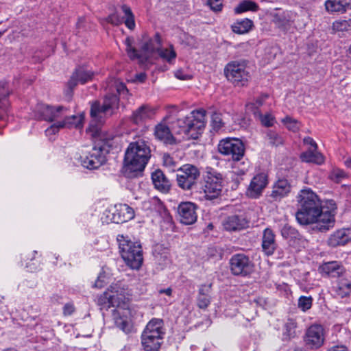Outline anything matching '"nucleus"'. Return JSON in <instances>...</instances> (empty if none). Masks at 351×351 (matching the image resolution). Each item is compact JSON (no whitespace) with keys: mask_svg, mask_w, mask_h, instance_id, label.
I'll return each mask as SVG.
<instances>
[{"mask_svg":"<svg viewBox=\"0 0 351 351\" xmlns=\"http://www.w3.org/2000/svg\"><path fill=\"white\" fill-rule=\"evenodd\" d=\"M125 43L126 45L125 51L130 59L132 60H138L141 64L148 61L152 56L162 47V40L159 33H156L152 38H148L146 36H143L141 45V52H138L132 46V38L128 37Z\"/></svg>","mask_w":351,"mask_h":351,"instance_id":"nucleus-2","label":"nucleus"},{"mask_svg":"<svg viewBox=\"0 0 351 351\" xmlns=\"http://www.w3.org/2000/svg\"><path fill=\"white\" fill-rule=\"evenodd\" d=\"M152 182L156 189L167 193L169 191L171 183L163 172L160 170H156L152 173Z\"/></svg>","mask_w":351,"mask_h":351,"instance_id":"nucleus-29","label":"nucleus"},{"mask_svg":"<svg viewBox=\"0 0 351 351\" xmlns=\"http://www.w3.org/2000/svg\"><path fill=\"white\" fill-rule=\"evenodd\" d=\"M337 205L333 200H321L308 189V231L327 232L335 226Z\"/></svg>","mask_w":351,"mask_h":351,"instance_id":"nucleus-1","label":"nucleus"},{"mask_svg":"<svg viewBox=\"0 0 351 351\" xmlns=\"http://www.w3.org/2000/svg\"><path fill=\"white\" fill-rule=\"evenodd\" d=\"M197 206L191 202H181L178 207L180 221L185 225L194 223L197 219Z\"/></svg>","mask_w":351,"mask_h":351,"instance_id":"nucleus-14","label":"nucleus"},{"mask_svg":"<svg viewBox=\"0 0 351 351\" xmlns=\"http://www.w3.org/2000/svg\"><path fill=\"white\" fill-rule=\"evenodd\" d=\"M107 21L111 24L119 25L121 23V20L119 19L118 15L116 14H112L110 16H108L107 19Z\"/></svg>","mask_w":351,"mask_h":351,"instance_id":"nucleus-60","label":"nucleus"},{"mask_svg":"<svg viewBox=\"0 0 351 351\" xmlns=\"http://www.w3.org/2000/svg\"><path fill=\"white\" fill-rule=\"evenodd\" d=\"M119 104V99L116 94L108 93L104 98L102 105L99 101H95L91 105L90 116L95 121L101 119L100 115L101 113H108L110 112L112 115L114 110L118 109Z\"/></svg>","mask_w":351,"mask_h":351,"instance_id":"nucleus-10","label":"nucleus"},{"mask_svg":"<svg viewBox=\"0 0 351 351\" xmlns=\"http://www.w3.org/2000/svg\"><path fill=\"white\" fill-rule=\"evenodd\" d=\"M325 8L330 13H344L351 9V0H326Z\"/></svg>","mask_w":351,"mask_h":351,"instance_id":"nucleus-30","label":"nucleus"},{"mask_svg":"<svg viewBox=\"0 0 351 351\" xmlns=\"http://www.w3.org/2000/svg\"><path fill=\"white\" fill-rule=\"evenodd\" d=\"M247 221L243 217L232 215L228 217L223 222L224 228L228 231H237L247 226Z\"/></svg>","mask_w":351,"mask_h":351,"instance_id":"nucleus-28","label":"nucleus"},{"mask_svg":"<svg viewBox=\"0 0 351 351\" xmlns=\"http://www.w3.org/2000/svg\"><path fill=\"white\" fill-rule=\"evenodd\" d=\"M112 317L117 327L125 333H129L131 331L132 324L126 317L121 316V313L117 310H113Z\"/></svg>","mask_w":351,"mask_h":351,"instance_id":"nucleus-35","label":"nucleus"},{"mask_svg":"<svg viewBox=\"0 0 351 351\" xmlns=\"http://www.w3.org/2000/svg\"><path fill=\"white\" fill-rule=\"evenodd\" d=\"M224 74L229 82L237 86H246L251 77L245 60L228 62L224 68Z\"/></svg>","mask_w":351,"mask_h":351,"instance_id":"nucleus-6","label":"nucleus"},{"mask_svg":"<svg viewBox=\"0 0 351 351\" xmlns=\"http://www.w3.org/2000/svg\"><path fill=\"white\" fill-rule=\"evenodd\" d=\"M253 22L248 19H244L236 21L232 25V29L234 33L243 34L247 33L252 27Z\"/></svg>","mask_w":351,"mask_h":351,"instance_id":"nucleus-36","label":"nucleus"},{"mask_svg":"<svg viewBox=\"0 0 351 351\" xmlns=\"http://www.w3.org/2000/svg\"><path fill=\"white\" fill-rule=\"evenodd\" d=\"M163 164L165 167L172 170L178 167L177 161L172 157L171 155L163 156Z\"/></svg>","mask_w":351,"mask_h":351,"instance_id":"nucleus-50","label":"nucleus"},{"mask_svg":"<svg viewBox=\"0 0 351 351\" xmlns=\"http://www.w3.org/2000/svg\"><path fill=\"white\" fill-rule=\"evenodd\" d=\"M77 160L88 169L99 168L106 161V155H80Z\"/></svg>","mask_w":351,"mask_h":351,"instance_id":"nucleus-25","label":"nucleus"},{"mask_svg":"<svg viewBox=\"0 0 351 351\" xmlns=\"http://www.w3.org/2000/svg\"><path fill=\"white\" fill-rule=\"evenodd\" d=\"M211 125L215 130H219L223 125L221 115L219 113H213L211 118Z\"/></svg>","mask_w":351,"mask_h":351,"instance_id":"nucleus-48","label":"nucleus"},{"mask_svg":"<svg viewBox=\"0 0 351 351\" xmlns=\"http://www.w3.org/2000/svg\"><path fill=\"white\" fill-rule=\"evenodd\" d=\"M123 12L125 14V25L130 29H134L135 27L134 16L130 8L126 5L121 6Z\"/></svg>","mask_w":351,"mask_h":351,"instance_id":"nucleus-41","label":"nucleus"},{"mask_svg":"<svg viewBox=\"0 0 351 351\" xmlns=\"http://www.w3.org/2000/svg\"><path fill=\"white\" fill-rule=\"evenodd\" d=\"M179 173L177 174V183L180 188L184 191H190L196 185L199 178V169L189 164L178 168Z\"/></svg>","mask_w":351,"mask_h":351,"instance_id":"nucleus-8","label":"nucleus"},{"mask_svg":"<svg viewBox=\"0 0 351 351\" xmlns=\"http://www.w3.org/2000/svg\"><path fill=\"white\" fill-rule=\"evenodd\" d=\"M266 138L269 143L273 146H279L283 144L282 136L274 130H268L266 133Z\"/></svg>","mask_w":351,"mask_h":351,"instance_id":"nucleus-43","label":"nucleus"},{"mask_svg":"<svg viewBox=\"0 0 351 351\" xmlns=\"http://www.w3.org/2000/svg\"><path fill=\"white\" fill-rule=\"evenodd\" d=\"M291 186L287 180H279L273 188L271 197L275 199H280L290 192Z\"/></svg>","mask_w":351,"mask_h":351,"instance_id":"nucleus-33","label":"nucleus"},{"mask_svg":"<svg viewBox=\"0 0 351 351\" xmlns=\"http://www.w3.org/2000/svg\"><path fill=\"white\" fill-rule=\"evenodd\" d=\"M107 283L106 277L104 273H101L96 280L93 287L96 288H101Z\"/></svg>","mask_w":351,"mask_h":351,"instance_id":"nucleus-57","label":"nucleus"},{"mask_svg":"<svg viewBox=\"0 0 351 351\" xmlns=\"http://www.w3.org/2000/svg\"><path fill=\"white\" fill-rule=\"evenodd\" d=\"M222 176L217 172L208 171L204 176L202 189L207 199H213L221 194L222 190Z\"/></svg>","mask_w":351,"mask_h":351,"instance_id":"nucleus-9","label":"nucleus"},{"mask_svg":"<svg viewBox=\"0 0 351 351\" xmlns=\"http://www.w3.org/2000/svg\"><path fill=\"white\" fill-rule=\"evenodd\" d=\"M307 298L301 296L298 300V307L300 308L304 312L306 310Z\"/></svg>","mask_w":351,"mask_h":351,"instance_id":"nucleus-62","label":"nucleus"},{"mask_svg":"<svg viewBox=\"0 0 351 351\" xmlns=\"http://www.w3.org/2000/svg\"><path fill=\"white\" fill-rule=\"evenodd\" d=\"M163 321L153 318L146 325L141 335V343L145 351H158L164 335Z\"/></svg>","mask_w":351,"mask_h":351,"instance_id":"nucleus-5","label":"nucleus"},{"mask_svg":"<svg viewBox=\"0 0 351 351\" xmlns=\"http://www.w3.org/2000/svg\"><path fill=\"white\" fill-rule=\"evenodd\" d=\"M228 165L235 174L243 175L250 167V162L244 155H232V160L228 161Z\"/></svg>","mask_w":351,"mask_h":351,"instance_id":"nucleus-26","label":"nucleus"},{"mask_svg":"<svg viewBox=\"0 0 351 351\" xmlns=\"http://www.w3.org/2000/svg\"><path fill=\"white\" fill-rule=\"evenodd\" d=\"M66 108L62 106H51L44 104H38L34 110V117L36 119L49 122L64 117Z\"/></svg>","mask_w":351,"mask_h":351,"instance_id":"nucleus-11","label":"nucleus"},{"mask_svg":"<svg viewBox=\"0 0 351 351\" xmlns=\"http://www.w3.org/2000/svg\"><path fill=\"white\" fill-rule=\"evenodd\" d=\"M325 161L324 155H308V163L313 162L316 165H321Z\"/></svg>","mask_w":351,"mask_h":351,"instance_id":"nucleus-55","label":"nucleus"},{"mask_svg":"<svg viewBox=\"0 0 351 351\" xmlns=\"http://www.w3.org/2000/svg\"><path fill=\"white\" fill-rule=\"evenodd\" d=\"M273 21L276 25L281 27L286 24L287 19L284 15L278 13L274 15Z\"/></svg>","mask_w":351,"mask_h":351,"instance_id":"nucleus-53","label":"nucleus"},{"mask_svg":"<svg viewBox=\"0 0 351 351\" xmlns=\"http://www.w3.org/2000/svg\"><path fill=\"white\" fill-rule=\"evenodd\" d=\"M94 73L89 70L86 66L77 67L68 82V88L70 93L77 85L78 83L84 84L93 79Z\"/></svg>","mask_w":351,"mask_h":351,"instance_id":"nucleus-15","label":"nucleus"},{"mask_svg":"<svg viewBox=\"0 0 351 351\" xmlns=\"http://www.w3.org/2000/svg\"><path fill=\"white\" fill-rule=\"evenodd\" d=\"M230 270L234 275L246 276L250 274L254 265L249 257L244 254L233 255L230 260Z\"/></svg>","mask_w":351,"mask_h":351,"instance_id":"nucleus-13","label":"nucleus"},{"mask_svg":"<svg viewBox=\"0 0 351 351\" xmlns=\"http://www.w3.org/2000/svg\"><path fill=\"white\" fill-rule=\"evenodd\" d=\"M156 53L160 58L170 64L172 63L176 58V52L172 45H171L169 48H162V47H160V49L158 50Z\"/></svg>","mask_w":351,"mask_h":351,"instance_id":"nucleus-40","label":"nucleus"},{"mask_svg":"<svg viewBox=\"0 0 351 351\" xmlns=\"http://www.w3.org/2000/svg\"><path fill=\"white\" fill-rule=\"evenodd\" d=\"M108 290V291H110V294L112 297L113 307L119 306L121 303H123L128 295L126 289L120 282L111 285Z\"/></svg>","mask_w":351,"mask_h":351,"instance_id":"nucleus-27","label":"nucleus"},{"mask_svg":"<svg viewBox=\"0 0 351 351\" xmlns=\"http://www.w3.org/2000/svg\"><path fill=\"white\" fill-rule=\"evenodd\" d=\"M154 134L156 138L165 144L173 145L176 143V139L172 136L169 127L164 124H158L156 126Z\"/></svg>","mask_w":351,"mask_h":351,"instance_id":"nucleus-32","label":"nucleus"},{"mask_svg":"<svg viewBox=\"0 0 351 351\" xmlns=\"http://www.w3.org/2000/svg\"><path fill=\"white\" fill-rule=\"evenodd\" d=\"M267 97V95H263L257 97L254 103L251 104L252 108H254L253 111L258 110V108L263 104Z\"/></svg>","mask_w":351,"mask_h":351,"instance_id":"nucleus-56","label":"nucleus"},{"mask_svg":"<svg viewBox=\"0 0 351 351\" xmlns=\"http://www.w3.org/2000/svg\"><path fill=\"white\" fill-rule=\"evenodd\" d=\"M104 215L106 216V222L123 223L134 217L133 209L127 204L115 205L113 208L106 210Z\"/></svg>","mask_w":351,"mask_h":351,"instance_id":"nucleus-12","label":"nucleus"},{"mask_svg":"<svg viewBox=\"0 0 351 351\" xmlns=\"http://www.w3.org/2000/svg\"><path fill=\"white\" fill-rule=\"evenodd\" d=\"M318 271L323 276L338 278L344 274L345 268L340 262L329 261L319 265Z\"/></svg>","mask_w":351,"mask_h":351,"instance_id":"nucleus-20","label":"nucleus"},{"mask_svg":"<svg viewBox=\"0 0 351 351\" xmlns=\"http://www.w3.org/2000/svg\"><path fill=\"white\" fill-rule=\"evenodd\" d=\"M317 145L315 141L308 137V154H316Z\"/></svg>","mask_w":351,"mask_h":351,"instance_id":"nucleus-61","label":"nucleus"},{"mask_svg":"<svg viewBox=\"0 0 351 351\" xmlns=\"http://www.w3.org/2000/svg\"><path fill=\"white\" fill-rule=\"evenodd\" d=\"M281 234L284 238L288 239L295 236V230L291 226L286 225L282 228Z\"/></svg>","mask_w":351,"mask_h":351,"instance_id":"nucleus-52","label":"nucleus"},{"mask_svg":"<svg viewBox=\"0 0 351 351\" xmlns=\"http://www.w3.org/2000/svg\"><path fill=\"white\" fill-rule=\"evenodd\" d=\"M152 150L147 143L144 140L139 139L136 141L130 143L125 154H138L139 152H143V154H150Z\"/></svg>","mask_w":351,"mask_h":351,"instance_id":"nucleus-34","label":"nucleus"},{"mask_svg":"<svg viewBox=\"0 0 351 351\" xmlns=\"http://www.w3.org/2000/svg\"><path fill=\"white\" fill-rule=\"evenodd\" d=\"M351 28V19L337 20L332 23V29L335 32H347Z\"/></svg>","mask_w":351,"mask_h":351,"instance_id":"nucleus-42","label":"nucleus"},{"mask_svg":"<svg viewBox=\"0 0 351 351\" xmlns=\"http://www.w3.org/2000/svg\"><path fill=\"white\" fill-rule=\"evenodd\" d=\"M71 117H79L80 118V121H77L76 119H70L69 120V122H71L69 125H65V127H67V128H71V127H75V128H80L82 127V122H83V120H84V116L83 114H80V115H72Z\"/></svg>","mask_w":351,"mask_h":351,"instance_id":"nucleus-54","label":"nucleus"},{"mask_svg":"<svg viewBox=\"0 0 351 351\" xmlns=\"http://www.w3.org/2000/svg\"><path fill=\"white\" fill-rule=\"evenodd\" d=\"M119 252L128 266L132 269H138L143 263V251L138 242L132 241L128 237L117 236Z\"/></svg>","mask_w":351,"mask_h":351,"instance_id":"nucleus-4","label":"nucleus"},{"mask_svg":"<svg viewBox=\"0 0 351 351\" xmlns=\"http://www.w3.org/2000/svg\"><path fill=\"white\" fill-rule=\"evenodd\" d=\"M254 115L260 121L262 125L265 127H271L276 123V119L271 114L266 113L265 114H263L258 110H256L254 111Z\"/></svg>","mask_w":351,"mask_h":351,"instance_id":"nucleus-39","label":"nucleus"},{"mask_svg":"<svg viewBox=\"0 0 351 351\" xmlns=\"http://www.w3.org/2000/svg\"><path fill=\"white\" fill-rule=\"evenodd\" d=\"M117 93L122 97V98L128 99L129 90L125 84L119 81H114L113 84Z\"/></svg>","mask_w":351,"mask_h":351,"instance_id":"nucleus-47","label":"nucleus"},{"mask_svg":"<svg viewBox=\"0 0 351 351\" xmlns=\"http://www.w3.org/2000/svg\"><path fill=\"white\" fill-rule=\"evenodd\" d=\"M212 285H202L200 286L197 296V305L201 309H206L210 304Z\"/></svg>","mask_w":351,"mask_h":351,"instance_id":"nucleus-31","label":"nucleus"},{"mask_svg":"<svg viewBox=\"0 0 351 351\" xmlns=\"http://www.w3.org/2000/svg\"><path fill=\"white\" fill-rule=\"evenodd\" d=\"M11 94V90L8 84L6 82H0V119H4L8 116L10 112L9 95Z\"/></svg>","mask_w":351,"mask_h":351,"instance_id":"nucleus-23","label":"nucleus"},{"mask_svg":"<svg viewBox=\"0 0 351 351\" xmlns=\"http://www.w3.org/2000/svg\"><path fill=\"white\" fill-rule=\"evenodd\" d=\"M298 210L295 217L302 226H307V190L302 189L297 196Z\"/></svg>","mask_w":351,"mask_h":351,"instance_id":"nucleus-21","label":"nucleus"},{"mask_svg":"<svg viewBox=\"0 0 351 351\" xmlns=\"http://www.w3.org/2000/svg\"><path fill=\"white\" fill-rule=\"evenodd\" d=\"M95 151H98L101 154H109L110 149L108 143L104 141L99 140L93 148Z\"/></svg>","mask_w":351,"mask_h":351,"instance_id":"nucleus-49","label":"nucleus"},{"mask_svg":"<svg viewBox=\"0 0 351 351\" xmlns=\"http://www.w3.org/2000/svg\"><path fill=\"white\" fill-rule=\"evenodd\" d=\"M208 4L214 11H220L221 10L222 3L221 0H208Z\"/></svg>","mask_w":351,"mask_h":351,"instance_id":"nucleus-58","label":"nucleus"},{"mask_svg":"<svg viewBox=\"0 0 351 351\" xmlns=\"http://www.w3.org/2000/svg\"><path fill=\"white\" fill-rule=\"evenodd\" d=\"M258 4L251 0H245L239 3V4L234 8L236 13H242L247 11L256 12L258 10Z\"/></svg>","mask_w":351,"mask_h":351,"instance_id":"nucleus-38","label":"nucleus"},{"mask_svg":"<svg viewBox=\"0 0 351 351\" xmlns=\"http://www.w3.org/2000/svg\"><path fill=\"white\" fill-rule=\"evenodd\" d=\"M281 121L289 130L293 132H298L301 126L300 122L289 116L285 117Z\"/></svg>","mask_w":351,"mask_h":351,"instance_id":"nucleus-44","label":"nucleus"},{"mask_svg":"<svg viewBox=\"0 0 351 351\" xmlns=\"http://www.w3.org/2000/svg\"><path fill=\"white\" fill-rule=\"evenodd\" d=\"M347 173L343 169L337 167H334L329 174V178L337 183L341 182L343 180L347 178Z\"/></svg>","mask_w":351,"mask_h":351,"instance_id":"nucleus-45","label":"nucleus"},{"mask_svg":"<svg viewBox=\"0 0 351 351\" xmlns=\"http://www.w3.org/2000/svg\"><path fill=\"white\" fill-rule=\"evenodd\" d=\"M75 308L72 303H66L63 307V314L66 316L72 315Z\"/></svg>","mask_w":351,"mask_h":351,"instance_id":"nucleus-59","label":"nucleus"},{"mask_svg":"<svg viewBox=\"0 0 351 351\" xmlns=\"http://www.w3.org/2000/svg\"><path fill=\"white\" fill-rule=\"evenodd\" d=\"M276 236L274 231L267 228L263 230L261 247L263 252L267 256H271L276 249Z\"/></svg>","mask_w":351,"mask_h":351,"instance_id":"nucleus-24","label":"nucleus"},{"mask_svg":"<svg viewBox=\"0 0 351 351\" xmlns=\"http://www.w3.org/2000/svg\"><path fill=\"white\" fill-rule=\"evenodd\" d=\"M267 184V176L261 173L255 176L247 189L246 194L252 198L258 197Z\"/></svg>","mask_w":351,"mask_h":351,"instance_id":"nucleus-18","label":"nucleus"},{"mask_svg":"<svg viewBox=\"0 0 351 351\" xmlns=\"http://www.w3.org/2000/svg\"><path fill=\"white\" fill-rule=\"evenodd\" d=\"M97 303L100 306H107L108 308L112 306V297L110 294V291L107 290L99 298Z\"/></svg>","mask_w":351,"mask_h":351,"instance_id":"nucleus-46","label":"nucleus"},{"mask_svg":"<svg viewBox=\"0 0 351 351\" xmlns=\"http://www.w3.org/2000/svg\"><path fill=\"white\" fill-rule=\"evenodd\" d=\"M70 119H76L77 121H80V118L74 117H64L63 121H59L48 128L45 132L47 135L55 134L59 131L60 128H64L65 125H69L71 122H69Z\"/></svg>","mask_w":351,"mask_h":351,"instance_id":"nucleus-37","label":"nucleus"},{"mask_svg":"<svg viewBox=\"0 0 351 351\" xmlns=\"http://www.w3.org/2000/svg\"><path fill=\"white\" fill-rule=\"evenodd\" d=\"M325 341V331L322 326L315 324L308 327V349L321 348Z\"/></svg>","mask_w":351,"mask_h":351,"instance_id":"nucleus-17","label":"nucleus"},{"mask_svg":"<svg viewBox=\"0 0 351 351\" xmlns=\"http://www.w3.org/2000/svg\"><path fill=\"white\" fill-rule=\"evenodd\" d=\"M327 351H348V349L343 346H335L330 348Z\"/></svg>","mask_w":351,"mask_h":351,"instance_id":"nucleus-64","label":"nucleus"},{"mask_svg":"<svg viewBox=\"0 0 351 351\" xmlns=\"http://www.w3.org/2000/svg\"><path fill=\"white\" fill-rule=\"evenodd\" d=\"M149 159L148 155H125L121 172L126 178H138L142 176Z\"/></svg>","mask_w":351,"mask_h":351,"instance_id":"nucleus-7","label":"nucleus"},{"mask_svg":"<svg viewBox=\"0 0 351 351\" xmlns=\"http://www.w3.org/2000/svg\"><path fill=\"white\" fill-rule=\"evenodd\" d=\"M205 110H193L189 115L176 121V124L180 128L177 132L184 134L189 138L197 139L205 128Z\"/></svg>","mask_w":351,"mask_h":351,"instance_id":"nucleus-3","label":"nucleus"},{"mask_svg":"<svg viewBox=\"0 0 351 351\" xmlns=\"http://www.w3.org/2000/svg\"><path fill=\"white\" fill-rule=\"evenodd\" d=\"M156 113V108L144 104L133 112L131 121L135 124H142L146 120L152 119Z\"/></svg>","mask_w":351,"mask_h":351,"instance_id":"nucleus-22","label":"nucleus"},{"mask_svg":"<svg viewBox=\"0 0 351 351\" xmlns=\"http://www.w3.org/2000/svg\"><path fill=\"white\" fill-rule=\"evenodd\" d=\"M351 242V228H340L333 232L328 239L329 246L335 247L343 246Z\"/></svg>","mask_w":351,"mask_h":351,"instance_id":"nucleus-19","label":"nucleus"},{"mask_svg":"<svg viewBox=\"0 0 351 351\" xmlns=\"http://www.w3.org/2000/svg\"><path fill=\"white\" fill-rule=\"evenodd\" d=\"M175 76L178 79L182 80H186L191 79V76L189 75L184 74V72L182 70H178L175 73Z\"/></svg>","mask_w":351,"mask_h":351,"instance_id":"nucleus-63","label":"nucleus"},{"mask_svg":"<svg viewBox=\"0 0 351 351\" xmlns=\"http://www.w3.org/2000/svg\"><path fill=\"white\" fill-rule=\"evenodd\" d=\"M245 149L243 142L236 138H226L218 144L220 154H244Z\"/></svg>","mask_w":351,"mask_h":351,"instance_id":"nucleus-16","label":"nucleus"},{"mask_svg":"<svg viewBox=\"0 0 351 351\" xmlns=\"http://www.w3.org/2000/svg\"><path fill=\"white\" fill-rule=\"evenodd\" d=\"M87 132H89L93 138H97L100 136L101 128L99 125L91 123L88 129L87 130Z\"/></svg>","mask_w":351,"mask_h":351,"instance_id":"nucleus-51","label":"nucleus"}]
</instances>
